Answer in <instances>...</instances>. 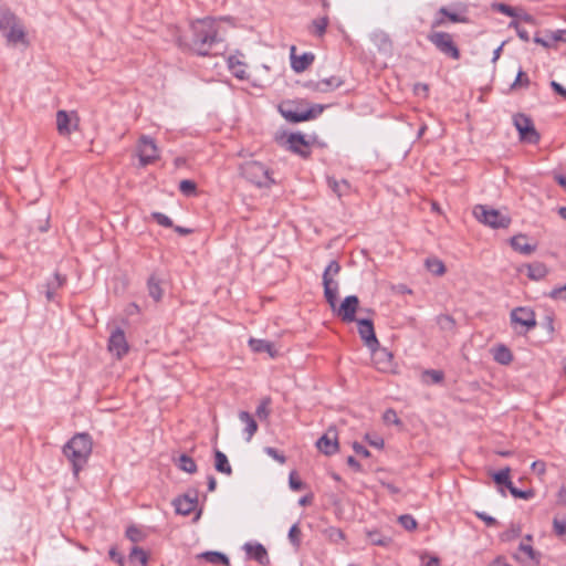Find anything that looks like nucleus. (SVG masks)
<instances>
[{
    "instance_id": "nucleus-1",
    "label": "nucleus",
    "mask_w": 566,
    "mask_h": 566,
    "mask_svg": "<svg viewBox=\"0 0 566 566\" xmlns=\"http://www.w3.org/2000/svg\"><path fill=\"white\" fill-rule=\"evenodd\" d=\"M191 30L192 49L198 55L217 54V52H212L213 46L219 42L218 30L213 20H198L191 24Z\"/></svg>"
},
{
    "instance_id": "nucleus-2",
    "label": "nucleus",
    "mask_w": 566,
    "mask_h": 566,
    "mask_svg": "<svg viewBox=\"0 0 566 566\" xmlns=\"http://www.w3.org/2000/svg\"><path fill=\"white\" fill-rule=\"evenodd\" d=\"M91 453L92 439L88 433H76L63 447V454L71 462L75 476L86 464Z\"/></svg>"
},
{
    "instance_id": "nucleus-3",
    "label": "nucleus",
    "mask_w": 566,
    "mask_h": 566,
    "mask_svg": "<svg viewBox=\"0 0 566 566\" xmlns=\"http://www.w3.org/2000/svg\"><path fill=\"white\" fill-rule=\"evenodd\" d=\"M325 105L313 104L308 106L305 99L301 101H286L279 106V112L290 123H302L317 118L323 111Z\"/></svg>"
},
{
    "instance_id": "nucleus-4",
    "label": "nucleus",
    "mask_w": 566,
    "mask_h": 566,
    "mask_svg": "<svg viewBox=\"0 0 566 566\" xmlns=\"http://www.w3.org/2000/svg\"><path fill=\"white\" fill-rule=\"evenodd\" d=\"M0 30L11 44L27 43V34L22 21L7 8H0Z\"/></svg>"
},
{
    "instance_id": "nucleus-5",
    "label": "nucleus",
    "mask_w": 566,
    "mask_h": 566,
    "mask_svg": "<svg viewBox=\"0 0 566 566\" xmlns=\"http://www.w3.org/2000/svg\"><path fill=\"white\" fill-rule=\"evenodd\" d=\"M427 40L446 57L454 61L461 57V52L453 34L431 29L427 35Z\"/></svg>"
},
{
    "instance_id": "nucleus-6",
    "label": "nucleus",
    "mask_w": 566,
    "mask_h": 566,
    "mask_svg": "<svg viewBox=\"0 0 566 566\" xmlns=\"http://www.w3.org/2000/svg\"><path fill=\"white\" fill-rule=\"evenodd\" d=\"M510 321L512 327L520 335H525L537 325L535 312L531 307L518 306L511 311Z\"/></svg>"
},
{
    "instance_id": "nucleus-7",
    "label": "nucleus",
    "mask_w": 566,
    "mask_h": 566,
    "mask_svg": "<svg viewBox=\"0 0 566 566\" xmlns=\"http://www.w3.org/2000/svg\"><path fill=\"white\" fill-rule=\"evenodd\" d=\"M473 213L480 222L493 229H505L511 224L512 221L510 216L482 205L475 206Z\"/></svg>"
},
{
    "instance_id": "nucleus-8",
    "label": "nucleus",
    "mask_w": 566,
    "mask_h": 566,
    "mask_svg": "<svg viewBox=\"0 0 566 566\" xmlns=\"http://www.w3.org/2000/svg\"><path fill=\"white\" fill-rule=\"evenodd\" d=\"M241 175L259 187H269L274 184L270 170L259 161H248L241 166Z\"/></svg>"
},
{
    "instance_id": "nucleus-9",
    "label": "nucleus",
    "mask_w": 566,
    "mask_h": 566,
    "mask_svg": "<svg viewBox=\"0 0 566 566\" xmlns=\"http://www.w3.org/2000/svg\"><path fill=\"white\" fill-rule=\"evenodd\" d=\"M513 122L522 140L530 144L539 142L541 136L535 129L534 123L530 116L518 113L513 117Z\"/></svg>"
},
{
    "instance_id": "nucleus-10",
    "label": "nucleus",
    "mask_w": 566,
    "mask_h": 566,
    "mask_svg": "<svg viewBox=\"0 0 566 566\" xmlns=\"http://www.w3.org/2000/svg\"><path fill=\"white\" fill-rule=\"evenodd\" d=\"M138 158L142 166L154 163L158 158V148L149 136H142L137 145Z\"/></svg>"
},
{
    "instance_id": "nucleus-11",
    "label": "nucleus",
    "mask_w": 566,
    "mask_h": 566,
    "mask_svg": "<svg viewBox=\"0 0 566 566\" xmlns=\"http://www.w3.org/2000/svg\"><path fill=\"white\" fill-rule=\"evenodd\" d=\"M359 307V298L356 295L346 296L339 306L334 311L343 322L352 323L357 321L356 312Z\"/></svg>"
},
{
    "instance_id": "nucleus-12",
    "label": "nucleus",
    "mask_w": 566,
    "mask_h": 566,
    "mask_svg": "<svg viewBox=\"0 0 566 566\" xmlns=\"http://www.w3.org/2000/svg\"><path fill=\"white\" fill-rule=\"evenodd\" d=\"M128 349L125 333L122 328L117 327L109 336L108 350L120 359L128 353Z\"/></svg>"
},
{
    "instance_id": "nucleus-13",
    "label": "nucleus",
    "mask_w": 566,
    "mask_h": 566,
    "mask_svg": "<svg viewBox=\"0 0 566 566\" xmlns=\"http://www.w3.org/2000/svg\"><path fill=\"white\" fill-rule=\"evenodd\" d=\"M287 149L302 158L311 156V144L302 133H291L286 139Z\"/></svg>"
},
{
    "instance_id": "nucleus-14",
    "label": "nucleus",
    "mask_w": 566,
    "mask_h": 566,
    "mask_svg": "<svg viewBox=\"0 0 566 566\" xmlns=\"http://www.w3.org/2000/svg\"><path fill=\"white\" fill-rule=\"evenodd\" d=\"M78 117L76 113H67L66 111H57L56 113V128L60 135H70L77 128Z\"/></svg>"
},
{
    "instance_id": "nucleus-15",
    "label": "nucleus",
    "mask_w": 566,
    "mask_h": 566,
    "mask_svg": "<svg viewBox=\"0 0 566 566\" xmlns=\"http://www.w3.org/2000/svg\"><path fill=\"white\" fill-rule=\"evenodd\" d=\"M358 326V334L364 340V344L369 348L374 349L378 347L379 342L375 334L373 321L369 318H359L356 321Z\"/></svg>"
},
{
    "instance_id": "nucleus-16",
    "label": "nucleus",
    "mask_w": 566,
    "mask_h": 566,
    "mask_svg": "<svg viewBox=\"0 0 566 566\" xmlns=\"http://www.w3.org/2000/svg\"><path fill=\"white\" fill-rule=\"evenodd\" d=\"M370 352L373 353V360L378 370L384 373L392 370L394 356L387 348L380 347L379 344L378 347L370 349Z\"/></svg>"
},
{
    "instance_id": "nucleus-17",
    "label": "nucleus",
    "mask_w": 566,
    "mask_h": 566,
    "mask_svg": "<svg viewBox=\"0 0 566 566\" xmlns=\"http://www.w3.org/2000/svg\"><path fill=\"white\" fill-rule=\"evenodd\" d=\"M447 19L453 23H464L468 21L467 17L457 12H451L446 7H441L431 22V29L444 27L447 24Z\"/></svg>"
},
{
    "instance_id": "nucleus-18",
    "label": "nucleus",
    "mask_w": 566,
    "mask_h": 566,
    "mask_svg": "<svg viewBox=\"0 0 566 566\" xmlns=\"http://www.w3.org/2000/svg\"><path fill=\"white\" fill-rule=\"evenodd\" d=\"M247 556L250 559H254L261 566H268L270 564V557L265 547L260 543H247L243 546Z\"/></svg>"
},
{
    "instance_id": "nucleus-19",
    "label": "nucleus",
    "mask_w": 566,
    "mask_h": 566,
    "mask_svg": "<svg viewBox=\"0 0 566 566\" xmlns=\"http://www.w3.org/2000/svg\"><path fill=\"white\" fill-rule=\"evenodd\" d=\"M317 449L325 455H332L338 451V440L335 431L329 430L316 442Z\"/></svg>"
},
{
    "instance_id": "nucleus-20",
    "label": "nucleus",
    "mask_w": 566,
    "mask_h": 566,
    "mask_svg": "<svg viewBox=\"0 0 566 566\" xmlns=\"http://www.w3.org/2000/svg\"><path fill=\"white\" fill-rule=\"evenodd\" d=\"M295 52L296 48L294 45L291 46V67L296 73L304 72L314 62L315 56L311 52H305L297 56Z\"/></svg>"
},
{
    "instance_id": "nucleus-21",
    "label": "nucleus",
    "mask_w": 566,
    "mask_h": 566,
    "mask_svg": "<svg viewBox=\"0 0 566 566\" xmlns=\"http://www.w3.org/2000/svg\"><path fill=\"white\" fill-rule=\"evenodd\" d=\"M172 504L175 506L177 514L187 516L196 510L198 505V499L197 495L190 497L188 494H185L182 496L175 499Z\"/></svg>"
},
{
    "instance_id": "nucleus-22",
    "label": "nucleus",
    "mask_w": 566,
    "mask_h": 566,
    "mask_svg": "<svg viewBox=\"0 0 566 566\" xmlns=\"http://www.w3.org/2000/svg\"><path fill=\"white\" fill-rule=\"evenodd\" d=\"M518 552L524 554L525 556L515 555V558L524 564H528L532 566H537L541 563V553L535 551L532 545L522 542L518 545Z\"/></svg>"
},
{
    "instance_id": "nucleus-23",
    "label": "nucleus",
    "mask_w": 566,
    "mask_h": 566,
    "mask_svg": "<svg viewBox=\"0 0 566 566\" xmlns=\"http://www.w3.org/2000/svg\"><path fill=\"white\" fill-rule=\"evenodd\" d=\"M324 296L333 311H336L338 282L334 277H323Z\"/></svg>"
},
{
    "instance_id": "nucleus-24",
    "label": "nucleus",
    "mask_w": 566,
    "mask_h": 566,
    "mask_svg": "<svg viewBox=\"0 0 566 566\" xmlns=\"http://www.w3.org/2000/svg\"><path fill=\"white\" fill-rule=\"evenodd\" d=\"M511 247L523 255H531L536 250V244L527 242V237L523 233L516 234L510 240Z\"/></svg>"
},
{
    "instance_id": "nucleus-25",
    "label": "nucleus",
    "mask_w": 566,
    "mask_h": 566,
    "mask_svg": "<svg viewBox=\"0 0 566 566\" xmlns=\"http://www.w3.org/2000/svg\"><path fill=\"white\" fill-rule=\"evenodd\" d=\"M371 41L380 52L385 54H390L392 52V41L386 32H374L371 35Z\"/></svg>"
},
{
    "instance_id": "nucleus-26",
    "label": "nucleus",
    "mask_w": 566,
    "mask_h": 566,
    "mask_svg": "<svg viewBox=\"0 0 566 566\" xmlns=\"http://www.w3.org/2000/svg\"><path fill=\"white\" fill-rule=\"evenodd\" d=\"M227 64L231 74L238 80H247L249 77L245 71L247 64L235 55H230L227 60Z\"/></svg>"
},
{
    "instance_id": "nucleus-27",
    "label": "nucleus",
    "mask_w": 566,
    "mask_h": 566,
    "mask_svg": "<svg viewBox=\"0 0 566 566\" xmlns=\"http://www.w3.org/2000/svg\"><path fill=\"white\" fill-rule=\"evenodd\" d=\"M342 84L343 81L339 77L331 76L328 78H323L316 83H308L307 86L314 91L328 92L338 88Z\"/></svg>"
},
{
    "instance_id": "nucleus-28",
    "label": "nucleus",
    "mask_w": 566,
    "mask_h": 566,
    "mask_svg": "<svg viewBox=\"0 0 566 566\" xmlns=\"http://www.w3.org/2000/svg\"><path fill=\"white\" fill-rule=\"evenodd\" d=\"M249 346L254 353H268L272 358L276 356V349L274 348L273 343L269 340L250 338Z\"/></svg>"
},
{
    "instance_id": "nucleus-29",
    "label": "nucleus",
    "mask_w": 566,
    "mask_h": 566,
    "mask_svg": "<svg viewBox=\"0 0 566 566\" xmlns=\"http://www.w3.org/2000/svg\"><path fill=\"white\" fill-rule=\"evenodd\" d=\"M329 23L327 14L314 19L308 25V32L317 38H323Z\"/></svg>"
},
{
    "instance_id": "nucleus-30",
    "label": "nucleus",
    "mask_w": 566,
    "mask_h": 566,
    "mask_svg": "<svg viewBox=\"0 0 566 566\" xmlns=\"http://www.w3.org/2000/svg\"><path fill=\"white\" fill-rule=\"evenodd\" d=\"M214 469L223 474L231 475L232 468L229 463L228 457L219 449L214 450Z\"/></svg>"
},
{
    "instance_id": "nucleus-31",
    "label": "nucleus",
    "mask_w": 566,
    "mask_h": 566,
    "mask_svg": "<svg viewBox=\"0 0 566 566\" xmlns=\"http://www.w3.org/2000/svg\"><path fill=\"white\" fill-rule=\"evenodd\" d=\"M239 419L245 424L247 441H250L254 433L258 431V423L248 411H240Z\"/></svg>"
},
{
    "instance_id": "nucleus-32",
    "label": "nucleus",
    "mask_w": 566,
    "mask_h": 566,
    "mask_svg": "<svg viewBox=\"0 0 566 566\" xmlns=\"http://www.w3.org/2000/svg\"><path fill=\"white\" fill-rule=\"evenodd\" d=\"M197 558L205 559L206 562H208L210 564H214V565L221 564V565L229 566V563H230L227 555H224L223 553H220V552H214V551L203 552V553L197 555Z\"/></svg>"
},
{
    "instance_id": "nucleus-33",
    "label": "nucleus",
    "mask_w": 566,
    "mask_h": 566,
    "mask_svg": "<svg viewBox=\"0 0 566 566\" xmlns=\"http://www.w3.org/2000/svg\"><path fill=\"white\" fill-rule=\"evenodd\" d=\"M548 270L542 262H533L527 265V276L531 280L539 281L546 276Z\"/></svg>"
},
{
    "instance_id": "nucleus-34",
    "label": "nucleus",
    "mask_w": 566,
    "mask_h": 566,
    "mask_svg": "<svg viewBox=\"0 0 566 566\" xmlns=\"http://www.w3.org/2000/svg\"><path fill=\"white\" fill-rule=\"evenodd\" d=\"M147 289H148V293L149 295L156 301H160L161 300V296H163V290L160 287V281L159 279L155 275V274H151L147 281Z\"/></svg>"
},
{
    "instance_id": "nucleus-35",
    "label": "nucleus",
    "mask_w": 566,
    "mask_h": 566,
    "mask_svg": "<svg viewBox=\"0 0 566 566\" xmlns=\"http://www.w3.org/2000/svg\"><path fill=\"white\" fill-rule=\"evenodd\" d=\"M426 269L434 275H443L446 273L444 263L438 258H428L424 262Z\"/></svg>"
},
{
    "instance_id": "nucleus-36",
    "label": "nucleus",
    "mask_w": 566,
    "mask_h": 566,
    "mask_svg": "<svg viewBox=\"0 0 566 566\" xmlns=\"http://www.w3.org/2000/svg\"><path fill=\"white\" fill-rule=\"evenodd\" d=\"M328 187L337 195V197H342L346 195L349 190V184L347 180H336L334 178L327 179Z\"/></svg>"
},
{
    "instance_id": "nucleus-37",
    "label": "nucleus",
    "mask_w": 566,
    "mask_h": 566,
    "mask_svg": "<svg viewBox=\"0 0 566 566\" xmlns=\"http://www.w3.org/2000/svg\"><path fill=\"white\" fill-rule=\"evenodd\" d=\"M494 359L502 365H509L513 360V355L506 346L501 345L494 352Z\"/></svg>"
},
{
    "instance_id": "nucleus-38",
    "label": "nucleus",
    "mask_w": 566,
    "mask_h": 566,
    "mask_svg": "<svg viewBox=\"0 0 566 566\" xmlns=\"http://www.w3.org/2000/svg\"><path fill=\"white\" fill-rule=\"evenodd\" d=\"M287 537L291 545L295 548V551H297L301 547L302 543V531L300 528L298 523H295L291 526Z\"/></svg>"
},
{
    "instance_id": "nucleus-39",
    "label": "nucleus",
    "mask_w": 566,
    "mask_h": 566,
    "mask_svg": "<svg viewBox=\"0 0 566 566\" xmlns=\"http://www.w3.org/2000/svg\"><path fill=\"white\" fill-rule=\"evenodd\" d=\"M128 558H129V562H132V563L138 562L140 564V566H147V563H148L147 553L138 546H134L132 548Z\"/></svg>"
},
{
    "instance_id": "nucleus-40",
    "label": "nucleus",
    "mask_w": 566,
    "mask_h": 566,
    "mask_svg": "<svg viewBox=\"0 0 566 566\" xmlns=\"http://www.w3.org/2000/svg\"><path fill=\"white\" fill-rule=\"evenodd\" d=\"M178 468L181 471H185L190 474L197 472V464H196L195 460L187 454H181L179 457Z\"/></svg>"
},
{
    "instance_id": "nucleus-41",
    "label": "nucleus",
    "mask_w": 566,
    "mask_h": 566,
    "mask_svg": "<svg viewBox=\"0 0 566 566\" xmlns=\"http://www.w3.org/2000/svg\"><path fill=\"white\" fill-rule=\"evenodd\" d=\"M367 538L373 545L387 546L391 539L388 536L382 535L378 531H371L367 533Z\"/></svg>"
},
{
    "instance_id": "nucleus-42",
    "label": "nucleus",
    "mask_w": 566,
    "mask_h": 566,
    "mask_svg": "<svg viewBox=\"0 0 566 566\" xmlns=\"http://www.w3.org/2000/svg\"><path fill=\"white\" fill-rule=\"evenodd\" d=\"M530 85H531V80H530L528 75L522 69H520L514 82L511 85V90L514 91L520 87L527 88Z\"/></svg>"
},
{
    "instance_id": "nucleus-43",
    "label": "nucleus",
    "mask_w": 566,
    "mask_h": 566,
    "mask_svg": "<svg viewBox=\"0 0 566 566\" xmlns=\"http://www.w3.org/2000/svg\"><path fill=\"white\" fill-rule=\"evenodd\" d=\"M179 190L182 195L191 197L197 193V185L192 180L184 179L179 184Z\"/></svg>"
},
{
    "instance_id": "nucleus-44",
    "label": "nucleus",
    "mask_w": 566,
    "mask_h": 566,
    "mask_svg": "<svg viewBox=\"0 0 566 566\" xmlns=\"http://www.w3.org/2000/svg\"><path fill=\"white\" fill-rule=\"evenodd\" d=\"M510 472L511 469L509 467L501 469L492 474V479L495 484L503 485L504 483H510Z\"/></svg>"
},
{
    "instance_id": "nucleus-45",
    "label": "nucleus",
    "mask_w": 566,
    "mask_h": 566,
    "mask_svg": "<svg viewBox=\"0 0 566 566\" xmlns=\"http://www.w3.org/2000/svg\"><path fill=\"white\" fill-rule=\"evenodd\" d=\"M437 323L443 331H452L455 326V321L450 315H440L437 318Z\"/></svg>"
},
{
    "instance_id": "nucleus-46",
    "label": "nucleus",
    "mask_w": 566,
    "mask_h": 566,
    "mask_svg": "<svg viewBox=\"0 0 566 566\" xmlns=\"http://www.w3.org/2000/svg\"><path fill=\"white\" fill-rule=\"evenodd\" d=\"M271 403V399L269 397L261 400L260 405L256 407V416L260 419H266L270 416L269 406Z\"/></svg>"
},
{
    "instance_id": "nucleus-47",
    "label": "nucleus",
    "mask_w": 566,
    "mask_h": 566,
    "mask_svg": "<svg viewBox=\"0 0 566 566\" xmlns=\"http://www.w3.org/2000/svg\"><path fill=\"white\" fill-rule=\"evenodd\" d=\"M340 272V264L336 260H332L323 273V277H335Z\"/></svg>"
},
{
    "instance_id": "nucleus-48",
    "label": "nucleus",
    "mask_w": 566,
    "mask_h": 566,
    "mask_svg": "<svg viewBox=\"0 0 566 566\" xmlns=\"http://www.w3.org/2000/svg\"><path fill=\"white\" fill-rule=\"evenodd\" d=\"M423 376L428 378V381L431 384H440L444 378L443 371L437 369H428L423 373Z\"/></svg>"
},
{
    "instance_id": "nucleus-49",
    "label": "nucleus",
    "mask_w": 566,
    "mask_h": 566,
    "mask_svg": "<svg viewBox=\"0 0 566 566\" xmlns=\"http://www.w3.org/2000/svg\"><path fill=\"white\" fill-rule=\"evenodd\" d=\"M509 25H510V28L515 29L516 34L521 40H523L524 42L530 41V33L524 27L521 25L520 21L514 20V21L510 22Z\"/></svg>"
},
{
    "instance_id": "nucleus-50",
    "label": "nucleus",
    "mask_w": 566,
    "mask_h": 566,
    "mask_svg": "<svg viewBox=\"0 0 566 566\" xmlns=\"http://www.w3.org/2000/svg\"><path fill=\"white\" fill-rule=\"evenodd\" d=\"M66 282V277L59 272H55L53 275V279L50 280L45 286H49L50 289L56 291L57 289L62 287Z\"/></svg>"
},
{
    "instance_id": "nucleus-51",
    "label": "nucleus",
    "mask_w": 566,
    "mask_h": 566,
    "mask_svg": "<svg viewBox=\"0 0 566 566\" xmlns=\"http://www.w3.org/2000/svg\"><path fill=\"white\" fill-rule=\"evenodd\" d=\"M553 531L557 536L566 535V517L553 520Z\"/></svg>"
},
{
    "instance_id": "nucleus-52",
    "label": "nucleus",
    "mask_w": 566,
    "mask_h": 566,
    "mask_svg": "<svg viewBox=\"0 0 566 566\" xmlns=\"http://www.w3.org/2000/svg\"><path fill=\"white\" fill-rule=\"evenodd\" d=\"M151 217L158 224H160L165 228L174 227L172 220L161 212H153Z\"/></svg>"
},
{
    "instance_id": "nucleus-53",
    "label": "nucleus",
    "mask_w": 566,
    "mask_h": 566,
    "mask_svg": "<svg viewBox=\"0 0 566 566\" xmlns=\"http://www.w3.org/2000/svg\"><path fill=\"white\" fill-rule=\"evenodd\" d=\"M399 523L407 531H412L417 527V521L409 514L399 516Z\"/></svg>"
},
{
    "instance_id": "nucleus-54",
    "label": "nucleus",
    "mask_w": 566,
    "mask_h": 566,
    "mask_svg": "<svg viewBox=\"0 0 566 566\" xmlns=\"http://www.w3.org/2000/svg\"><path fill=\"white\" fill-rule=\"evenodd\" d=\"M382 419L388 424H401V420L399 419L397 412L394 409H387L382 416Z\"/></svg>"
},
{
    "instance_id": "nucleus-55",
    "label": "nucleus",
    "mask_w": 566,
    "mask_h": 566,
    "mask_svg": "<svg viewBox=\"0 0 566 566\" xmlns=\"http://www.w3.org/2000/svg\"><path fill=\"white\" fill-rule=\"evenodd\" d=\"M512 496L515 499H523V500H530L534 496L533 490H520L517 488H512V491L510 492Z\"/></svg>"
},
{
    "instance_id": "nucleus-56",
    "label": "nucleus",
    "mask_w": 566,
    "mask_h": 566,
    "mask_svg": "<svg viewBox=\"0 0 566 566\" xmlns=\"http://www.w3.org/2000/svg\"><path fill=\"white\" fill-rule=\"evenodd\" d=\"M289 485L293 491H300L304 488V483L300 480L295 471L290 473Z\"/></svg>"
},
{
    "instance_id": "nucleus-57",
    "label": "nucleus",
    "mask_w": 566,
    "mask_h": 566,
    "mask_svg": "<svg viewBox=\"0 0 566 566\" xmlns=\"http://www.w3.org/2000/svg\"><path fill=\"white\" fill-rule=\"evenodd\" d=\"M126 536L127 538H129L132 542L134 543H137L139 541H142L143 538V533L139 528H137L136 526H129L127 530H126Z\"/></svg>"
},
{
    "instance_id": "nucleus-58",
    "label": "nucleus",
    "mask_w": 566,
    "mask_h": 566,
    "mask_svg": "<svg viewBox=\"0 0 566 566\" xmlns=\"http://www.w3.org/2000/svg\"><path fill=\"white\" fill-rule=\"evenodd\" d=\"M265 453L276 460L279 463L283 464L286 462V458L284 454L280 453L275 448L273 447H266L264 449Z\"/></svg>"
},
{
    "instance_id": "nucleus-59",
    "label": "nucleus",
    "mask_w": 566,
    "mask_h": 566,
    "mask_svg": "<svg viewBox=\"0 0 566 566\" xmlns=\"http://www.w3.org/2000/svg\"><path fill=\"white\" fill-rule=\"evenodd\" d=\"M108 556L112 560H114L116 564H118V566L125 565V557L120 553H118V551L115 546L109 548Z\"/></svg>"
},
{
    "instance_id": "nucleus-60",
    "label": "nucleus",
    "mask_w": 566,
    "mask_h": 566,
    "mask_svg": "<svg viewBox=\"0 0 566 566\" xmlns=\"http://www.w3.org/2000/svg\"><path fill=\"white\" fill-rule=\"evenodd\" d=\"M552 42H566V29H559L549 33Z\"/></svg>"
},
{
    "instance_id": "nucleus-61",
    "label": "nucleus",
    "mask_w": 566,
    "mask_h": 566,
    "mask_svg": "<svg viewBox=\"0 0 566 566\" xmlns=\"http://www.w3.org/2000/svg\"><path fill=\"white\" fill-rule=\"evenodd\" d=\"M549 297L554 300H566V284L564 286L553 289L549 292Z\"/></svg>"
},
{
    "instance_id": "nucleus-62",
    "label": "nucleus",
    "mask_w": 566,
    "mask_h": 566,
    "mask_svg": "<svg viewBox=\"0 0 566 566\" xmlns=\"http://www.w3.org/2000/svg\"><path fill=\"white\" fill-rule=\"evenodd\" d=\"M495 8L497 11H500L509 17H514V18L517 17L515 9L511 6H507L505 3H497L495 6Z\"/></svg>"
},
{
    "instance_id": "nucleus-63",
    "label": "nucleus",
    "mask_w": 566,
    "mask_h": 566,
    "mask_svg": "<svg viewBox=\"0 0 566 566\" xmlns=\"http://www.w3.org/2000/svg\"><path fill=\"white\" fill-rule=\"evenodd\" d=\"M475 515L482 520L483 522H485V524L488 526H495L497 524V521L493 517V516H490L488 515L486 513L484 512H476Z\"/></svg>"
},
{
    "instance_id": "nucleus-64",
    "label": "nucleus",
    "mask_w": 566,
    "mask_h": 566,
    "mask_svg": "<svg viewBox=\"0 0 566 566\" xmlns=\"http://www.w3.org/2000/svg\"><path fill=\"white\" fill-rule=\"evenodd\" d=\"M549 85L556 94L560 95L564 99H566V88L563 85H560L556 81H551Z\"/></svg>"
}]
</instances>
